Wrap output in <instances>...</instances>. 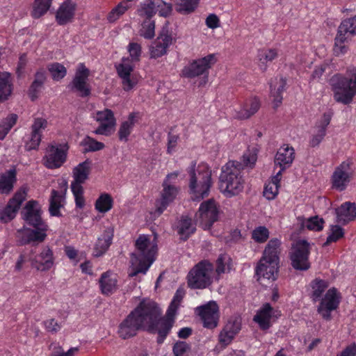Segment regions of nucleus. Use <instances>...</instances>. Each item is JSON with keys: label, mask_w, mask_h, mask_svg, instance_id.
Here are the masks:
<instances>
[{"label": "nucleus", "mask_w": 356, "mask_h": 356, "mask_svg": "<svg viewBox=\"0 0 356 356\" xmlns=\"http://www.w3.org/2000/svg\"><path fill=\"white\" fill-rule=\"evenodd\" d=\"M159 314L156 304L153 301H142L120 324L118 334L124 339L135 336L138 330L152 327Z\"/></svg>", "instance_id": "nucleus-1"}, {"label": "nucleus", "mask_w": 356, "mask_h": 356, "mask_svg": "<svg viewBox=\"0 0 356 356\" xmlns=\"http://www.w3.org/2000/svg\"><path fill=\"white\" fill-rule=\"evenodd\" d=\"M136 250L131 255L129 275L145 274L156 258L157 242L156 237L140 235L136 241Z\"/></svg>", "instance_id": "nucleus-2"}, {"label": "nucleus", "mask_w": 356, "mask_h": 356, "mask_svg": "<svg viewBox=\"0 0 356 356\" xmlns=\"http://www.w3.org/2000/svg\"><path fill=\"white\" fill-rule=\"evenodd\" d=\"M337 102L349 104L356 95V68L350 67L345 75L337 74L330 79Z\"/></svg>", "instance_id": "nucleus-3"}, {"label": "nucleus", "mask_w": 356, "mask_h": 356, "mask_svg": "<svg viewBox=\"0 0 356 356\" xmlns=\"http://www.w3.org/2000/svg\"><path fill=\"white\" fill-rule=\"evenodd\" d=\"M211 186V171L205 164L200 165L197 170L191 172L189 188L191 198L200 200L209 195Z\"/></svg>", "instance_id": "nucleus-4"}, {"label": "nucleus", "mask_w": 356, "mask_h": 356, "mask_svg": "<svg viewBox=\"0 0 356 356\" xmlns=\"http://www.w3.org/2000/svg\"><path fill=\"white\" fill-rule=\"evenodd\" d=\"M242 165L238 161H230L226 164L224 171V195L232 197L238 195L243 189L244 181L241 175Z\"/></svg>", "instance_id": "nucleus-5"}, {"label": "nucleus", "mask_w": 356, "mask_h": 356, "mask_svg": "<svg viewBox=\"0 0 356 356\" xmlns=\"http://www.w3.org/2000/svg\"><path fill=\"white\" fill-rule=\"evenodd\" d=\"M213 264L207 260L197 264L188 275V285L192 289H205L211 283Z\"/></svg>", "instance_id": "nucleus-6"}, {"label": "nucleus", "mask_w": 356, "mask_h": 356, "mask_svg": "<svg viewBox=\"0 0 356 356\" xmlns=\"http://www.w3.org/2000/svg\"><path fill=\"white\" fill-rule=\"evenodd\" d=\"M310 254L309 243L303 239L296 241L291 246L290 259L292 266L300 270H306L310 268L309 256Z\"/></svg>", "instance_id": "nucleus-7"}, {"label": "nucleus", "mask_w": 356, "mask_h": 356, "mask_svg": "<svg viewBox=\"0 0 356 356\" xmlns=\"http://www.w3.org/2000/svg\"><path fill=\"white\" fill-rule=\"evenodd\" d=\"M218 209L213 199L203 202L195 213V219L197 223L204 229H209L218 220Z\"/></svg>", "instance_id": "nucleus-8"}, {"label": "nucleus", "mask_w": 356, "mask_h": 356, "mask_svg": "<svg viewBox=\"0 0 356 356\" xmlns=\"http://www.w3.org/2000/svg\"><path fill=\"white\" fill-rule=\"evenodd\" d=\"M177 172L170 173L167 175L163 183V190L161 193V199L156 202V211L159 215L161 214L174 201L179 193V188L170 183V179H177Z\"/></svg>", "instance_id": "nucleus-9"}, {"label": "nucleus", "mask_w": 356, "mask_h": 356, "mask_svg": "<svg viewBox=\"0 0 356 356\" xmlns=\"http://www.w3.org/2000/svg\"><path fill=\"white\" fill-rule=\"evenodd\" d=\"M67 147L62 145H49L46 149L42 162L49 169L58 168L67 159Z\"/></svg>", "instance_id": "nucleus-10"}, {"label": "nucleus", "mask_w": 356, "mask_h": 356, "mask_svg": "<svg viewBox=\"0 0 356 356\" xmlns=\"http://www.w3.org/2000/svg\"><path fill=\"white\" fill-rule=\"evenodd\" d=\"M280 316V312L274 309L269 303H265L256 312L253 321L261 330H267Z\"/></svg>", "instance_id": "nucleus-11"}, {"label": "nucleus", "mask_w": 356, "mask_h": 356, "mask_svg": "<svg viewBox=\"0 0 356 356\" xmlns=\"http://www.w3.org/2000/svg\"><path fill=\"white\" fill-rule=\"evenodd\" d=\"M353 162L351 159H347L335 169L332 177L333 188L340 191L346 189L353 175Z\"/></svg>", "instance_id": "nucleus-12"}, {"label": "nucleus", "mask_w": 356, "mask_h": 356, "mask_svg": "<svg viewBox=\"0 0 356 356\" xmlns=\"http://www.w3.org/2000/svg\"><path fill=\"white\" fill-rule=\"evenodd\" d=\"M134 65L128 58H122L121 63L116 65L118 76L122 80V88L126 91L132 90L138 83L137 75L134 73Z\"/></svg>", "instance_id": "nucleus-13"}, {"label": "nucleus", "mask_w": 356, "mask_h": 356, "mask_svg": "<svg viewBox=\"0 0 356 356\" xmlns=\"http://www.w3.org/2000/svg\"><path fill=\"white\" fill-rule=\"evenodd\" d=\"M92 115L93 118L99 123V127L94 131L95 134L108 136L114 131L116 120L111 110L106 108Z\"/></svg>", "instance_id": "nucleus-14"}, {"label": "nucleus", "mask_w": 356, "mask_h": 356, "mask_svg": "<svg viewBox=\"0 0 356 356\" xmlns=\"http://www.w3.org/2000/svg\"><path fill=\"white\" fill-rule=\"evenodd\" d=\"M33 227L35 229L23 228L18 230L17 236L21 245L29 243L38 244L45 240L48 225L47 224H42V226Z\"/></svg>", "instance_id": "nucleus-15"}, {"label": "nucleus", "mask_w": 356, "mask_h": 356, "mask_svg": "<svg viewBox=\"0 0 356 356\" xmlns=\"http://www.w3.org/2000/svg\"><path fill=\"white\" fill-rule=\"evenodd\" d=\"M204 327L213 329L217 327L220 318L219 308L215 302L200 306L196 309Z\"/></svg>", "instance_id": "nucleus-16"}, {"label": "nucleus", "mask_w": 356, "mask_h": 356, "mask_svg": "<svg viewBox=\"0 0 356 356\" xmlns=\"http://www.w3.org/2000/svg\"><path fill=\"white\" fill-rule=\"evenodd\" d=\"M26 197V191L25 188H22L17 191L13 198L10 200L7 206L0 211V221L8 222L13 219Z\"/></svg>", "instance_id": "nucleus-17"}, {"label": "nucleus", "mask_w": 356, "mask_h": 356, "mask_svg": "<svg viewBox=\"0 0 356 356\" xmlns=\"http://www.w3.org/2000/svg\"><path fill=\"white\" fill-rule=\"evenodd\" d=\"M340 299L341 296L338 290L335 288L330 289L321 301L318 307V313L323 318L330 319L331 312L338 307Z\"/></svg>", "instance_id": "nucleus-18"}, {"label": "nucleus", "mask_w": 356, "mask_h": 356, "mask_svg": "<svg viewBox=\"0 0 356 356\" xmlns=\"http://www.w3.org/2000/svg\"><path fill=\"white\" fill-rule=\"evenodd\" d=\"M48 126L46 119L35 118L31 126V134L25 144L26 150L36 149L41 142L42 132Z\"/></svg>", "instance_id": "nucleus-19"}, {"label": "nucleus", "mask_w": 356, "mask_h": 356, "mask_svg": "<svg viewBox=\"0 0 356 356\" xmlns=\"http://www.w3.org/2000/svg\"><path fill=\"white\" fill-rule=\"evenodd\" d=\"M89 75L90 70L83 63H79L77 66L72 84L73 88L82 97L89 96L90 94V88L89 84L87 83Z\"/></svg>", "instance_id": "nucleus-20"}, {"label": "nucleus", "mask_w": 356, "mask_h": 356, "mask_svg": "<svg viewBox=\"0 0 356 356\" xmlns=\"http://www.w3.org/2000/svg\"><path fill=\"white\" fill-rule=\"evenodd\" d=\"M156 309L159 314L152 325V327L147 326L146 328L152 332H157L159 334L157 341L159 343H162L173 325L175 316H168L167 312L165 318H160L161 314V309L157 305Z\"/></svg>", "instance_id": "nucleus-21"}, {"label": "nucleus", "mask_w": 356, "mask_h": 356, "mask_svg": "<svg viewBox=\"0 0 356 356\" xmlns=\"http://www.w3.org/2000/svg\"><path fill=\"white\" fill-rule=\"evenodd\" d=\"M260 107V98L256 95H250L244 99L240 109L235 112L234 117L238 120H248L254 115Z\"/></svg>", "instance_id": "nucleus-22"}, {"label": "nucleus", "mask_w": 356, "mask_h": 356, "mask_svg": "<svg viewBox=\"0 0 356 356\" xmlns=\"http://www.w3.org/2000/svg\"><path fill=\"white\" fill-rule=\"evenodd\" d=\"M216 62L214 55H209L202 59L195 60L185 67L182 70V74L188 78H193L203 74Z\"/></svg>", "instance_id": "nucleus-23"}, {"label": "nucleus", "mask_w": 356, "mask_h": 356, "mask_svg": "<svg viewBox=\"0 0 356 356\" xmlns=\"http://www.w3.org/2000/svg\"><path fill=\"white\" fill-rule=\"evenodd\" d=\"M55 257L53 250L45 246L41 252L31 260V266L39 271H47L54 267Z\"/></svg>", "instance_id": "nucleus-24"}, {"label": "nucleus", "mask_w": 356, "mask_h": 356, "mask_svg": "<svg viewBox=\"0 0 356 356\" xmlns=\"http://www.w3.org/2000/svg\"><path fill=\"white\" fill-rule=\"evenodd\" d=\"M22 216L25 222L31 226H42V224H46L41 217V209L36 201H29L26 204Z\"/></svg>", "instance_id": "nucleus-25"}, {"label": "nucleus", "mask_w": 356, "mask_h": 356, "mask_svg": "<svg viewBox=\"0 0 356 356\" xmlns=\"http://www.w3.org/2000/svg\"><path fill=\"white\" fill-rule=\"evenodd\" d=\"M295 155L294 148L289 145L284 144L278 149L275 157V165L280 167L278 172H280V174L291 166Z\"/></svg>", "instance_id": "nucleus-26"}, {"label": "nucleus", "mask_w": 356, "mask_h": 356, "mask_svg": "<svg viewBox=\"0 0 356 356\" xmlns=\"http://www.w3.org/2000/svg\"><path fill=\"white\" fill-rule=\"evenodd\" d=\"M172 38L166 31H162L152 42L149 51L150 57L157 58L167 54L168 48L172 44Z\"/></svg>", "instance_id": "nucleus-27"}, {"label": "nucleus", "mask_w": 356, "mask_h": 356, "mask_svg": "<svg viewBox=\"0 0 356 356\" xmlns=\"http://www.w3.org/2000/svg\"><path fill=\"white\" fill-rule=\"evenodd\" d=\"M76 10L74 0H65L58 7L56 13V21L59 25H65L72 21Z\"/></svg>", "instance_id": "nucleus-28"}, {"label": "nucleus", "mask_w": 356, "mask_h": 356, "mask_svg": "<svg viewBox=\"0 0 356 356\" xmlns=\"http://www.w3.org/2000/svg\"><path fill=\"white\" fill-rule=\"evenodd\" d=\"M279 263L273 260L261 257L256 268V274L259 277L275 280L278 272Z\"/></svg>", "instance_id": "nucleus-29"}, {"label": "nucleus", "mask_w": 356, "mask_h": 356, "mask_svg": "<svg viewBox=\"0 0 356 356\" xmlns=\"http://www.w3.org/2000/svg\"><path fill=\"white\" fill-rule=\"evenodd\" d=\"M280 50L275 47H263L257 50L256 60L259 70L266 72L268 63H271L279 57Z\"/></svg>", "instance_id": "nucleus-30"}, {"label": "nucleus", "mask_w": 356, "mask_h": 356, "mask_svg": "<svg viewBox=\"0 0 356 356\" xmlns=\"http://www.w3.org/2000/svg\"><path fill=\"white\" fill-rule=\"evenodd\" d=\"M67 184L65 183L60 190H52L49 199V212L53 216H60V209L64 206Z\"/></svg>", "instance_id": "nucleus-31"}, {"label": "nucleus", "mask_w": 356, "mask_h": 356, "mask_svg": "<svg viewBox=\"0 0 356 356\" xmlns=\"http://www.w3.org/2000/svg\"><path fill=\"white\" fill-rule=\"evenodd\" d=\"M286 80L283 76H277L270 83V97L273 98L274 108L278 107L282 102V92L285 90Z\"/></svg>", "instance_id": "nucleus-32"}, {"label": "nucleus", "mask_w": 356, "mask_h": 356, "mask_svg": "<svg viewBox=\"0 0 356 356\" xmlns=\"http://www.w3.org/2000/svg\"><path fill=\"white\" fill-rule=\"evenodd\" d=\"M113 236V228L112 227L106 228L95 245L93 250L95 257H100L107 251L112 243Z\"/></svg>", "instance_id": "nucleus-33"}, {"label": "nucleus", "mask_w": 356, "mask_h": 356, "mask_svg": "<svg viewBox=\"0 0 356 356\" xmlns=\"http://www.w3.org/2000/svg\"><path fill=\"white\" fill-rule=\"evenodd\" d=\"M99 289L102 294L109 296L116 291L118 289L117 275L106 271L102 274L99 280Z\"/></svg>", "instance_id": "nucleus-34"}, {"label": "nucleus", "mask_w": 356, "mask_h": 356, "mask_svg": "<svg viewBox=\"0 0 356 356\" xmlns=\"http://www.w3.org/2000/svg\"><path fill=\"white\" fill-rule=\"evenodd\" d=\"M337 221L346 224L356 218V205L355 203L346 202L336 209Z\"/></svg>", "instance_id": "nucleus-35"}, {"label": "nucleus", "mask_w": 356, "mask_h": 356, "mask_svg": "<svg viewBox=\"0 0 356 356\" xmlns=\"http://www.w3.org/2000/svg\"><path fill=\"white\" fill-rule=\"evenodd\" d=\"M91 162L89 160L79 163L72 171L74 180L71 183V186H82V184L88 178L90 172Z\"/></svg>", "instance_id": "nucleus-36"}, {"label": "nucleus", "mask_w": 356, "mask_h": 356, "mask_svg": "<svg viewBox=\"0 0 356 356\" xmlns=\"http://www.w3.org/2000/svg\"><path fill=\"white\" fill-rule=\"evenodd\" d=\"M330 120L331 116L330 114L324 113L323 115L321 121L316 126L314 132L309 141L312 147H316L321 143L326 134V128L330 124Z\"/></svg>", "instance_id": "nucleus-37"}, {"label": "nucleus", "mask_w": 356, "mask_h": 356, "mask_svg": "<svg viewBox=\"0 0 356 356\" xmlns=\"http://www.w3.org/2000/svg\"><path fill=\"white\" fill-rule=\"evenodd\" d=\"M17 181V171L15 168H10L0 175V193L8 195L14 188Z\"/></svg>", "instance_id": "nucleus-38"}, {"label": "nucleus", "mask_w": 356, "mask_h": 356, "mask_svg": "<svg viewBox=\"0 0 356 356\" xmlns=\"http://www.w3.org/2000/svg\"><path fill=\"white\" fill-rule=\"evenodd\" d=\"M161 4L162 0H145L137 10L138 15L144 19H152Z\"/></svg>", "instance_id": "nucleus-39"}, {"label": "nucleus", "mask_w": 356, "mask_h": 356, "mask_svg": "<svg viewBox=\"0 0 356 356\" xmlns=\"http://www.w3.org/2000/svg\"><path fill=\"white\" fill-rule=\"evenodd\" d=\"M282 179V174L277 172L275 175L265 184L263 195L268 200H273L276 198L279 194L280 188V181Z\"/></svg>", "instance_id": "nucleus-40"}, {"label": "nucleus", "mask_w": 356, "mask_h": 356, "mask_svg": "<svg viewBox=\"0 0 356 356\" xmlns=\"http://www.w3.org/2000/svg\"><path fill=\"white\" fill-rule=\"evenodd\" d=\"M241 320L239 316H233L228 320L224 327V346L231 343L241 330Z\"/></svg>", "instance_id": "nucleus-41"}, {"label": "nucleus", "mask_w": 356, "mask_h": 356, "mask_svg": "<svg viewBox=\"0 0 356 356\" xmlns=\"http://www.w3.org/2000/svg\"><path fill=\"white\" fill-rule=\"evenodd\" d=\"M281 241L278 238H272L267 243L262 257L273 260L279 263V254L280 253Z\"/></svg>", "instance_id": "nucleus-42"}, {"label": "nucleus", "mask_w": 356, "mask_h": 356, "mask_svg": "<svg viewBox=\"0 0 356 356\" xmlns=\"http://www.w3.org/2000/svg\"><path fill=\"white\" fill-rule=\"evenodd\" d=\"M177 230L181 238L186 240L195 231V227L192 220L187 216H181L177 224Z\"/></svg>", "instance_id": "nucleus-43"}, {"label": "nucleus", "mask_w": 356, "mask_h": 356, "mask_svg": "<svg viewBox=\"0 0 356 356\" xmlns=\"http://www.w3.org/2000/svg\"><path fill=\"white\" fill-rule=\"evenodd\" d=\"M136 115L134 113H131L127 120L122 122L118 130V137L121 141H127L128 137L131 134L136 123Z\"/></svg>", "instance_id": "nucleus-44"}, {"label": "nucleus", "mask_w": 356, "mask_h": 356, "mask_svg": "<svg viewBox=\"0 0 356 356\" xmlns=\"http://www.w3.org/2000/svg\"><path fill=\"white\" fill-rule=\"evenodd\" d=\"M12 92L11 79L9 73L0 72V102L8 99Z\"/></svg>", "instance_id": "nucleus-45"}, {"label": "nucleus", "mask_w": 356, "mask_h": 356, "mask_svg": "<svg viewBox=\"0 0 356 356\" xmlns=\"http://www.w3.org/2000/svg\"><path fill=\"white\" fill-rule=\"evenodd\" d=\"M52 0H35L31 15L33 18H40L49 9Z\"/></svg>", "instance_id": "nucleus-46"}, {"label": "nucleus", "mask_w": 356, "mask_h": 356, "mask_svg": "<svg viewBox=\"0 0 356 356\" xmlns=\"http://www.w3.org/2000/svg\"><path fill=\"white\" fill-rule=\"evenodd\" d=\"M199 0H175V9L181 14H188L197 7Z\"/></svg>", "instance_id": "nucleus-47"}, {"label": "nucleus", "mask_w": 356, "mask_h": 356, "mask_svg": "<svg viewBox=\"0 0 356 356\" xmlns=\"http://www.w3.org/2000/svg\"><path fill=\"white\" fill-rule=\"evenodd\" d=\"M139 35L145 39H152L155 35V22L153 19H143Z\"/></svg>", "instance_id": "nucleus-48"}, {"label": "nucleus", "mask_w": 356, "mask_h": 356, "mask_svg": "<svg viewBox=\"0 0 356 356\" xmlns=\"http://www.w3.org/2000/svg\"><path fill=\"white\" fill-rule=\"evenodd\" d=\"M339 32L350 35H356V15L343 20L339 27Z\"/></svg>", "instance_id": "nucleus-49"}, {"label": "nucleus", "mask_w": 356, "mask_h": 356, "mask_svg": "<svg viewBox=\"0 0 356 356\" xmlns=\"http://www.w3.org/2000/svg\"><path fill=\"white\" fill-rule=\"evenodd\" d=\"M311 287L312 298L313 300L316 301L321 297L323 293L328 287V284L325 280L316 279L311 283Z\"/></svg>", "instance_id": "nucleus-50"}, {"label": "nucleus", "mask_w": 356, "mask_h": 356, "mask_svg": "<svg viewBox=\"0 0 356 356\" xmlns=\"http://www.w3.org/2000/svg\"><path fill=\"white\" fill-rule=\"evenodd\" d=\"M348 40L346 35L344 33H341L338 31V33L334 39V46L333 51L335 55L339 56L344 54L348 51V47L346 45V42Z\"/></svg>", "instance_id": "nucleus-51"}, {"label": "nucleus", "mask_w": 356, "mask_h": 356, "mask_svg": "<svg viewBox=\"0 0 356 356\" xmlns=\"http://www.w3.org/2000/svg\"><path fill=\"white\" fill-rule=\"evenodd\" d=\"M17 120V115L11 114L2 120L0 123V140L6 137L11 128L15 124Z\"/></svg>", "instance_id": "nucleus-52"}, {"label": "nucleus", "mask_w": 356, "mask_h": 356, "mask_svg": "<svg viewBox=\"0 0 356 356\" xmlns=\"http://www.w3.org/2000/svg\"><path fill=\"white\" fill-rule=\"evenodd\" d=\"M344 236V229L337 225H332L330 227L325 245L337 242Z\"/></svg>", "instance_id": "nucleus-53"}, {"label": "nucleus", "mask_w": 356, "mask_h": 356, "mask_svg": "<svg viewBox=\"0 0 356 356\" xmlns=\"http://www.w3.org/2000/svg\"><path fill=\"white\" fill-rule=\"evenodd\" d=\"M113 206V200L108 194H102L97 200L95 208L101 213L108 211Z\"/></svg>", "instance_id": "nucleus-54"}, {"label": "nucleus", "mask_w": 356, "mask_h": 356, "mask_svg": "<svg viewBox=\"0 0 356 356\" xmlns=\"http://www.w3.org/2000/svg\"><path fill=\"white\" fill-rule=\"evenodd\" d=\"M129 6L126 2H121L117 5L107 15V19L109 22H116L128 10Z\"/></svg>", "instance_id": "nucleus-55"}, {"label": "nucleus", "mask_w": 356, "mask_h": 356, "mask_svg": "<svg viewBox=\"0 0 356 356\" xmlns=\"http://www.w3.org/2000/svg\"><path fill=\"white\" fill-rule=\"evenodd\" d=\"M48 70L54 80L59 81L67 74V70L64 65L58 63H54L48 66Z\"/></svg>", "instance_id": "nucleus-56"}, {"label": "nucleus", "mask_w": 356, "mask_h": 356, "mask_svg": "<svg viewBox=\"0 0 356 356\" xmlns=\"http://www.w3.org/2000/svg\"><path fill=\"white\" fill-rule=\"evenodd\" d=\"M270 232L264 226L255 227L252 232V238L257 243H263L269 238Z\"/></svg>", "instance_id": "nucleus-57"}, {"label": "nucleus", "mask_w": 356, "mask_h": 356, "mask_svg": "<svg viewBox=\"0 0 356 356\" xmlns=\"http://www.w3.org/2000/svg\"><path fill=\"white\" fill-rule=\"evenodd\" d=\"M184 292L183 290L177 289L173 299L167 310L168 315L170 316H175L177 310L183 299Z\"/></svg>", "instance_id": "nucleus-58"}, {"label": "nucleus", "mask_w": 356, "mask_h": 356, "mask_svg": "<svg viewBox=\"0 0 356 356\" xmlns=\"http://www.w3.org/2000/svg\"><path fill=\"white\" fill-rule=\"evenodd\" d=\"M128 51L130 57H127L131 63L135 66V63L140 60L141 55V47L139 44L136 42H131L128 45Z\"/></svg>", "instance_id": "nucleus-59"}, {"label": "nucleus", "mask_w": 356, "mask_h": 356, "mask_svg": "<svg viewBox=\"0 0 356 356\" xmlns=\"http://www.w3.org/2000/svg\"><path fill=\"white\" fill-rule=\"evenodd\" d=\"M82 145L85 147V149L87 152L99 151L104 147L103 143L99 142L90 136H86L83 140Z\"/></svg>", "instance_id": "nucleus-60"}, {"label": "nucleus", "mask_w": 356, "mask_h": 356, "mask_svg": "<svg viewBox=\"0 0 356 356\" xmlns=\"http://www.w3.org/2000/svg\"><path fill=\"white\" fill-rule=\"evenodd\" d=\"M323 220L318 216L312 217L302 221L303 227L313 231L321 230L323 227Z\"/></svg>", "instance_id": "nucleus-61"}, {"label": "nucleus", "mask_w": 356, "mask_h": 356, "mask_svg": "<svg viewBox=\"0 0 356 356\" xmlns=\"http://www.w3.org/2000/svg\"><path fill=\"white\" fill-rule=\"evenodd\" d=\"M190 351V345L183 341H177L172 347V352L175 356H188Z\"/></svg>", "instance_id": "nucleus-62"}, {"label": "nucleus", "mask_w": 356, "mask_h": 356, "mask_svg": "<svg viewBox=\"0 0 356 356\" xmlns=\"http://www.w3.org/2000/svg\"><path fill=\"white\" fill-rule=\"evenodd\" d=\"M257 149H248L243 155V163L246 167L252 168L257 160Z\"/></svg>", "instance_id": "nucleus-63"}, {"label": "nucleus", "mask_w": 356, "mask_h": 356, "mask_svg": "<svg viewBox=\"0 0 356 356\" xmlns=\"http://www.w3.org/2000/svg\"><path fill=\"white\" fill-rule=\"evenodd\" d=\"M72 193L74 196L76 207L82 209L85 206V200L83 197V188L82 186H71Z\"/></svg>", "instance_id": "nucleus-64"}]
</instances>
